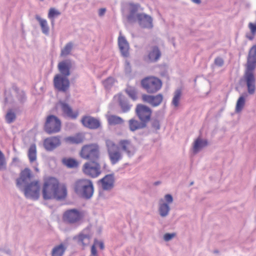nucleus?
<instances>
[{
  "label": "nucleus",
  "instance_id": "1",
  "mask_svg": "<svg viewBox=\"0 0 256 256\" xmlns=\"http://www.w3.org/2000/svg\"><path fill=\"white\" fill-rule=\"evenodd\" d=\"M42 194L44 200L54 199L60 201L66 197L67 189L65 186H60L58 179L49 177L44 180Z\"/></svg>",
  "mask_w": 256,
  "mask_h": 256
},
{
  "label": "nucleus",
  "instance_id": "2",
  "mask_svg": "<svg viewBox=\"0 0 256 256\" xmlns=\"http://www.w3.org/2000/svg\"><path fill=\"white\" fill-rule=\"evenodd\" d=\"M256 67V44L254 45L249 50L246 64V70L244 78L246 82L248 92L252 94L256 89V78L254 70Z\"/></svg>",
  "mask_w": 256,
  "mask_h": 256
},
{
  "label": "nucleus",
  "instance_id": "3",
  "mask_svg": "<svg viewBox=\"0 0 256 256\" xmlns=\"http://www.w3.org/2000/svg\"><path fill=\"white\" fill-rule=\"evenodd\" d=\"M72 188L77 196L84 200L90 199L94 193V186L92 180L82 178L74 181Z\"/></svg>",
  "mask_w": 256,
  "mask_h": 256
},
{
  "label": "nucleus",
  "instance_id": "4",
  "mask_svg": "<svg viewBox=\"0 0 256 256\" xmlns=\"http://www.w3.org/2000/svg\"><path fill=\"white\" fill-rule=\"evenodd\" d=\"M80 157L88 162L99 161L100 156V147L96 144L84 145L80 152Z\"/></svg>",
  "mask_w": 256,
  "mask_h": 256
},
{
  "label": "nucleus",
  "instance_id": "5",
  "mask_svg": "<svg viewBox=\"0 0 256 256\" xmlns=\"http://www.w3.org/2000/svg\"><path fill=\"white\" fill-rule=\"evenodd\" d=\"M140 84L142 88L148 93L154 94L161 88L162 82L156 77L148 76L142 80Z\"/></svg>",
  "mask_w": 256,
  "mask_h": 256
},
{
  "label": "nucleus",
  "instance_id": "6",
  "mask_svg": "<svg viewBox=\"0 0 256 256\" xmlns=\"http://www.w3.org/2000/svg\"><path fill=\"white\" fill-rule=\"evenodd\" d=\"M108 156L112 164H115L122 159V155L119 150L118 146L114 142L106 139L105 140Z\"/></svg>",
  "mask_w": 256,
  "mask_h": 256
},
{
  "label": "nucleus",
  "instance_id": "7",
  "mask_svg": "<svg viewBox=\"0 0 256 256\" xmlns=\"http://www.w3.org/2000/svg\"><path fill=\"white\" fill-rule=\"evenodd\" d=\"M115 178L114 173L108 174L103 178L98 181L100 184L102 190L99 192V198H106L104 196V191L110 192L113 189L114 186Z\"/></svg>",
  "mask_w": 256,
  "mask_h": 256
},
{
  "label": "nucleus",
  "instance_id": "8",
  "mask_svg": "<svg viewBox=\"0 0 256 256\" xmlns=\"http://www.w3.org/2000/svg\"><path fill=\"white\" fill-rule=\"evenodd\" d=\"M24 192V196L27 198L37 200L40 196V186L39 181L34 180L28 183L24 188L21 190Z\"/></svg>",
  "mask_w": 256,
  "mask_h": 256
},
{
  "label": "nucleus",
  "instance_id": "9",
  "mask_svg": "<svg viewBox=\"0 0 256 256\" xmlns=\"http://www.w3.org/2000/svg\"><path fill=\"white\" fill-rule=\"evenodd\" d=\"M61 128L60 120L54 115L47 116L44 126V130L48 134H50L58 132Z\"/></svg>",
  "mask_w": 256,
  "mask_h": 256
},
{
  "label": "nucleus",
  "instance_id": "10",
  "mask_svg": "<svg viewBox=\"0 0 256 256\" xmlns=\"http://www.w3.org/2000/svg\"><path fill=\"white\" fill-rule=\"evenodd\" d=\"M82 171L85 175L89 177L97 178L102 172L99 161L86 162L82 166Z\"/></svg>",
  "mask_w": 256,
  "mask_h": 256
},
{
  "label": "nucleus",
  "instance_id": "11",
  "mask_svg": "<svg viewBox=\"0 0 256 256\" xmlns=\"http://www.w3.org/2000/svg\"><path fill=\"white\" fill-rule=\"evenodd\" d=\"M82 218V214L76 208L66 210L63 214V221L69 224H76L80 222Z\"/></svg>",
  "mask_w": 256,
  "mask_h": 256
},
{
  "label": "nucleus",
  "instance_id": "12",
  "mask_svg": "<svg viewBox=\"0 0 256 256\" xmlns=\"http://www.w3.org/2000/svg\"><path fill=\"white\" fill-rule=\"evenodd\" d=\"M152 114V110L148 106L142 104H138L136 108V114L140 121L145 122L147 125L150 120Z\"/></svg>",
  "mask_w": 256,
  "mask_h": 256
},
{
  "label": "nucleus",
  "instance_id": "13",
  "mask_svg": "<svg viewBox=\"0 0 256 256\" xmlns=\"http://www.w3.org/2000/svg\"><path fill=\"white\" fill-rule=\"evenodd\" d=\"M54 86L58 92H66L70 88V82L68 78L57 74L54 78Z\"/></svg>",
  "mask_w": 256,
  "mask_h": 256
},
{
  "label": "nucleus",
  "instance_id": "14",
  "mask_svg": "<svg viewBox=\"0 0 256 256\" xmlns=\"http://www.w3.org/2000/svg\"><path fill=\"white\" fill-rule=\"evenodd\" d=\"M136 21L142 28L150 29L153 28L152 18L149 15L144 13L136 14Z\"/></svg>",
  "mask_w": 256,
  "mask_h": 256
},
{
  "label": "nucleus",
  "instance_id": "15",
  "mask_svg": "<svg viewBox=\"0 0 256 256\" xmlns=\"http://www.w3.org/2000/svg\"><path fill=\"white\" fill-rule=\"evenodd\" d=\"M83 126L89 129L96 130L101 127L100 120L91 116H84L81 120Z\"/></svg>",
  "mask_w": 256,
  "mask_h": 256
},
{
  "label": "nucleus",
  "instance_id": "16",
  "mask_svg": "<svg viewBox=\"0 0 256 256\" xmlns=\"http://www.w3.org/2000/svg\"><path fill=\"white\" fill-rule=\"evenodd\" d=\"M162 56L159 48L156 46H152L144 60L148 62H156Z\"/></svg>",
  "mask_w": 256,
  "mask_h": 256
},
{
  "label": "nucleus",
  "instance_id": "17",
  "mask_svg": "<svg viewBox=\"0 0 256 256\" xmlns=\"http://www.w3.org/2000/svg\"><path fill=\"white\" fill-rule=\"evenodd\" d=\"M61 144L60 136H56L46 138L44 142V146L47 151H52Z\"/></svg>",
  "mask_w": 256,
  "mask_h": 256
},
{
  "label": "nucleus",
  "instance_id": "18",
  "mask_svg": "<svg viewBox=\"0 0 256 256\" xmlns=\"http://www.w3.org/2000/svg\"><path fill=\"white\" fill-rule=\"evenodd\" d=\"M32 175L30 169L25 168L22 170L20 174V176L16 180V185L20 189L22 190V184H27L28 181L30 180Z\"/></svg>",
  "mask_w": 256,
  "mask_h": 256
},
{
  "label": "nucleus",
  "instance_id": "19",
  "mask_svg": "<svg viewBox=\"0 0 256 256\" xmlns=\"http://www.w3.org/2000/svg\"><path fill=\"white\" fill-rule=\"evenodd\" d=\"M122 150L125 152L128 157H131L136 152V148L134 144L128 140H122L119 142Z\"/></svg>",
  "mask_w": 256,
  "mask_h": 256
},
{
  "label": "nucleus",
  "instance_id": "20",
  "mask_svg": "<svg viewBox=\"0 0 256 256\" xmlns=\"http://www.w3.org/2000/svg\"><path fill=\"white\" fill-rule=\"evenodd\" d=\"M142 100L144 102L148 103L152 106H157L162 103L163 100V96L161 94L156 96L144 94L142 96Z\"/></svg>",
  "mask_w": 256,
  "mask_h": 256
},
{
  "label": "nucleus",
  "instance_id": "21",
  "mask_svg": "<svg viewBox=\"0 0 256 256\" xmlns=\"http://www.w3.org/2000/svg\"><path fill=\"white\" fill-rule=\"evenodd\" d=\"M118 47L122 55L126 58L129 56V44L126 38L123 36H120L118 38Z\"/></svg>",
  "mask_w": 256,
  "mask_h": 256
},
{
  "label": "nucleus",
  "instance_id": "22",
  "mask_svg": "<svg viewBox=\"0 0 256 256\" xmlns=\"http://www.w3.org/2000/svg\"><path fill=\"white\" fill-rule=\"evenodd\" d=\"M71 64L70 60L62 61L58 64V69L60 75L67 78L70 74V68Z\"/></svg>",
  "mask_w": 256,
  "mask_h": 256
},
{
  "label": "nucleus",
  "instance_id": "23",
  "mask_svg": "<svg viewBox=\"0 0 256 256\" xmlns=\"http://www.w3.org/2000/svg\"><path fill=\"white\" fill-rule=\"evenodd\" d=\"M129 129L131 132L146 128L147 124L142 121H138L134 118H132L128 121Z\"/></svg>",
  "mask_w": 256,
  "mask_h": 256
},
{
  "label": "nucleus",
  "instance_id": "24",
  "mask_svg": "<svg viewBox=\"0 0 256 256\" xmlns=\"http://www.w3.org/2000/svg\"><path fill=\"white\" fill-rule=\"evenodd\" d=\"M118 96L119 106L122 112H128L132 107V105L128 103L127 98L122 94H119Z\"/></svg>",
  "mask_w": 256,
  "mask_h": 256
},
{
  "label": "nucleus",
  "instance_id": "25",
  "mask_svg": "<svg viewBox=\"0 0 256 256\" xmlns=\"http://www.w3.org/2000/svg\"><path fill=\"white\" fill-rule=\"evenodd\" d=\"M130 14L127 16V20L130 22H136V12L138 11L140 8L138 4H130Z\"/></svg>",
  "mask_w": 256,
  "mask_h": 256
},
{
  "label": "nucleus",
  "instance_id": "26",
  "mask_svg": "<svg viewBox=\"0 0 256 256\" xmlns=\"http://www.w3.org/2000/svg\"><path fill=\"white\" fill-rule=\"evenodd\" d=\"M170 208L169 205L164 202L163 200L161 199L159 201L158 211L159 214L162 218L167 216L170 212Z\"/></svg>",
  "mask_w": 256,
  "mask_h": 256
},
{
  "label": "nucleus",
  "instance_id": "27",
  "mask_svg": "<svg viewBox=\"0 0 256 256\" xmlns=\"http://www.w3.org/2000/svg\"><path fill=\"white\" fill-rule=\"evenodd\" d=\"M12 90L16 94V98L20 105H22L26 101V96L24 90H20L19 88L15 84L12 86Z\"/></svg>",
  "mask_w": 256,
  "mask_h": 256
},
{
  "label": "nucleus",
  "instance_id": "28",
  "mask_svg": "<svg viewBox=\"0 0 256 256\" xmlns=\"http://www.w3.org/2000/svg\"><path fill=\"white\" fill-rule=\"evenodd\" d=\"M59 104L60 105L63 112L68 116L72 118H76L77 117L78 114L73 112L72 108L68 104L60 101Z\"/></svg>",
  "mask_w": 256,
  "mask_h": 256
},
{
  "label": "nucleus",
  "instance_id": "29",
  "mask_svg": "<svg viewBox=\"0 0 256 256\" xmlns=\"http://www.w3.org/2000/svg\"><path fill=\"white\" fill-rule=\"evenodd\" d=\"M92 235L90 234H84V232H81L78 236L74 238V240H78V244L84 246L88 244L90 242Z\"/></svg>",
  "mask_w": 256,
  "mask_h": 256
},
{
  "label": "nucleus",
  "instance_id": "30",
  "mask_svg": "<svg viewBox=\"0 0 256 256\" xmlns=\"http://www.w3.org/2000/svg\"><path fill=\"white\" fill-rule=\"evenodd\" d=\"M208 141L206 140H202L200 138H198L194 142L193 146V152L194 154L198 153L202 148L207 146Z\"/></svg>",
  "mask_w": 256,
  "mask_h": 256
},
{
  "label": "nucleus",
  "instance_id": "31",
  "mask_svg": "<svg viewBox=\"0 0 256 256\" xmlns=\"http://www.w3.org/2000/svg\"><path fill=\"white\" fill-rule=\"evenodd\" d=\"M35 18L38 22L42 32L45 35H48L49 34L50 28L47 21L46 20L41 18L38 14H36L35 16Z\"/></svg>",
  "mask_w": 256,
  "mask_h": 256
},
{
  "label": "nucleus",
  "instance_id": "32",
  "mask_svg": "<svg viewBox=\"0 0 256 256\" xmlns=\"http://www.w3.org/2000/svg\"><path fill=\"white\" fill-rule=\"evenodd\" d=\"M66 249V248L64 244H60L55 246L52 250L51 255L52 256H62Z\"/></svg>",
  "mask_w": 256,
  "mask_h": 256
},
{
  "label": "nucleus",
  "instance_id": "33",
  "mask_svg": "<svg viewBox=\"0 0 256 256\" xmlns=\"http://www.w3.org/2000/svg\"><path fill=\"white\" fill-rule=\"evenodd\" d=\"M28 156L30 162V163L34 162L36 160V149L35 144H32L28 150Z\"/></svg>",
  "mask_w": 256,
  "mask_h": 256
},
{
  "label": "nucleus",
  "instance_id": "34",
  "mask_svg": "<svg viewBox=\"0 0 256 256\" xmlns=\"http://www.w3.org/2000/svg\"><path fill=\"white\" fill-rule=\"evenodd\" d=\"M65 141L71 144H79L83 142V138L80 134H77L74 136L66 138Z\"/></svg>",
  "mask_w": 256,
  "mask_h": 256
},
{
  "label": "nucleus",
  "instance_id": "35",
  "mask_svg": "<svg viewBox=\"0 0 256 256\" xmlns=\"http://www.w3.org/2000/svg\"><path fill=\"white\" fill-rule=\"evenodd\" d=\"M108 123L110 125L114 126L117 124H120L124 123V120L117 116L110 115L108 118Z\"/></svg>",
  "mask_w": 256,
  "mask_h": 256
},
{
  "label": "nucleus",
  "instance_id": "36",
  "mask_svg": "<svg viewBox=\"0 0 256 256\" xmlns=\"http://www.w3.org/2000/svg\"><path fill=\"white\" fill-rule=\"evenodd\" d=\"M62 162L64 164L70 168H76L78 164V162L72 158H64L62 160Z\"/></svg>",
  "mask_w": 256,
  "mask_h": 256
},
{
  "label": "nucleus",
  "instance_id": "37",
  "mask_svg": "<svg viewBox=\"0 0 256 256\" xmlns=\"http://www.w3.org/2000/svg\"><path fill=\"white\" fill-rule=\"evenodd\" d=\"M73 47V43L69 42L61 50L60 56H65L70 54Z\"/></svg>",
  "mask_w": 256,
  "mask_h": 256
},
{
  "label": "nucleus",
  "instance_id": "38",
  "mask_svg": "<svg viewBox=\"0 0 256 256\" xmlns=\"http://www.w3.org/2000/svg\"><path fill=\"white\" fill-rule=\"evenodd\" d=\"M125 92L132 100H136L137 98V92L135 88L128 86L125 90Z\"/></svg>",
  "mask_w": 256,
  "mask_h": 256
},
{
  "label": "nucleus",
  "instance_id": "39",
  "mask_svg": "<svg viewBox=\"0 0 256 256\" xmlns=\"http://www.w3.org/2000/svg\"><path fill=\"white\" fill-rule=\"evenodd\" d=\"M182 95V91L180 89L176 90L174 94V96L172 100V104L175 106L177 107L179 104V101L180 100V96Z\"/></svg>",
  "mask_w": 256,
  "mask_h": 256
},
{
  "label": "nucleus",
  "instance_id": "40",
  "mask_svg": "<svg viewBox=\"0 0 256 256\" xmlns=\"http://www.w3.org/2000/svg\"><path fill=\"white\" fill-rule=\"evenodd\" d=\"M245 104V98L243 96H240L237 102L236 108V112H238L242 111Z\"/></svg>",
  "mask_w": 256,
  "mask_h": 256
},
{
  "label": "nucleus",
  "instance_id": "41",
  "mask_svg": "<svg viewBox=\"0 0 256 256\" xmlns=\"http://www.w3.org/2000/svg\"><path fill=\"white\" fill-rule=\"evenodd\" d=\"M5 118L7 123L11 124L16 119V114L12 110H10L7 112Z\"/></svg>",
  "mask_w": 256,
  "mask_h": 256
},
{
  "label": "nucleus",
  "instance_id": "42",
  "mask_svg": "<svg viewBox=\"0 0 256 256\" xmlns=\"http://www.w3.org/2000/svg\"><path fill=\"white\" fill-rule=\"evenodd\" d=\"M115 80L112 77H108V78L103 81L102 83L104 88L107 89H110L114 85Z\"/></svg>",
  "mask_w": 256,
  "mask_h": 256
},
{
  "label": "nucleus",
  "instance_id": "43",
  "mask_svg": "<svg viewBox=\"0 0 256 256\" xmlns=\"http://www.w3.org/2000/svg\"><path fill=\"white\" fill-rule=\"evenodd\" d=\"M61 14L60 12L55 8H52L49 10L48 13V18H54L56 17L60 16Z\"/></svg>",
  "mask_w": 256,
  "mask_h": 256
},
{
  "label": "nucleus",
  "instance_id": "44",
  "mask_svg": "<svg viewBox=\"0 0 256 256\" xmlns=\"http://www.w3.org/2000/svg\"><path fill=\"white\" fill-rule=\"evenodd\" d=\"M4 96V100L6 102L15 104L14 100L10 92L5 90Z\"/></svg>",
  "mask_w": 256,
  "mask_h": 256
},
{
  "label": "nucleus",
  "instance_id": "45",
  "mask_svg": "<svg viewBox=\"0 0 256 256\" xmlns=\"http://www.w3.org/2000/svg\"><path fill=\"white\" fill-rule=\"evenodd\" d=\"M6 168V162L4 154L0 150V170H5Z\"/></svg>",
  "mask_w": 256,
  "mask_h": 256
},
{
  "label": "nucleus",
  "instance_id": "46",
  "mask_svg": "<svg viewBox=\"0 0 256 256\" xmlns=\"http://www.w3.org/2000/svg\"><path fill=\"white\" fill-rule=\"evenodd\" d=\"M176 236V233H166L164 236V239L165 241L168 242L175 237Z\"/></svg>",
  "mask_w": 256,
  "mask_h": 256
},
{
  "label": "nucleus",
  "instance_id": "47",
  "mask_svg": "<svg viewBox=\"0 0 256 256\" xmlns=\"http://www.w3.org/2000/svg\"><path fill=\"white\" fill-rule=\"evenodd\" d=\"M214 63L216 66L221 67L224 65V60L222 58L217 57L215 58Z\"/></svg>",
  "mask_w": 256,
  "mask_h": 256
},
{
  "label": "nucleus",
  "instance_id": "48",
  "mask_svg": "<svg viewBox=\"0 0 256 256\" xmlns=\"http://www.w3.org/2000/svg\"><path fill=\"white\" fill-rule=\"evenodd\" d=\"M152 126L156 130L160 128V122L157 119H153L152 120Z\"/></svg>",
  "mask_w": 256,
  "mask_h": 256
},
{
  "label": "nucleus",
  "instance_id": "49",
  "mask_svg": "<svg viewBox=\"0 0 256 256\" xmlns=\"http://www.w3.org/2000/svg\"><path fill=\"white\" fill-rule=\"evenodd\" d=\"M124 70L126 74H130L132 72L131 66L130 62L126 60L125 62Z\"/></svg>",
  "mask_w": 256,
  "mask_h": 256
},
{
  "label": "nucleus",
  "instance_id": "50",
  "mask_svg": "<svg viewBox=\"0 0 256 256\" xmlns=\"http://www.w3.org/2000/svg\"><path fill=\"white\" fill-rule=\"evenodd\" d=\"M166 203L168 204H172L173 202L172 196L170 194H166L164 196Z\"/></svg>",
  "mask_w": 256,
  "mask_h": 256
},
{
  "label": "nucleus",
  "instance_id": "51",
  "mask_svg": "<svg viewBox=\"0 0 256 256\" xmlns=\"http://www.w3.org/2000/svg\"><path fill=\"white\" fill-rule=\"evenodd\" d=\"M248 27L250 30L251 32L253 35L256 32V24H254L252 22H250L248 24Z\"/></svg>",
  "mask_w": 256,
  "mask_h": 256
},
{
  "label": "nucleus",
  "instance_id": "52",
  "mask_svg": "<svg viewBox=\"0 0 256 256\" xmlns=\"http://www.w3.org/2000/svg\"><path fill=\"white\" fill-rule=\"evenodd\" d=\"M91 255L97 256V250L94 245L92 246L91 248Z\"/></svg>",
  "mask_w": 256,
  "mask_h": 256
},
{
  "label": "nucleus",
  "instance_id": "53",
  "mask_svg": "<svg viewBox=\"0 0 256 256\" xmlns=\"http://www.w3.org/2000/svg\"><path fill=\"white\" fill-rule=\"evenodd\" d=\"M106 12V8H101L98 10V16L100 17H102L104 16L105 12Z\"/></svg>",
  "mask_w": 256,
  "mask_h": 256
},
{
  "label": "nucleus",
  "instance_id": "54",
  "mask_svg": "<svg viewBox=\"0 0 256 256\" xmlns=\"http://www.w3.org/2000/svg\"><path fill=\"white\" fill-rule=\"evenodd\" d=\"M98 244L99 247H100V248L101 250H103L104 248V244L103 242H98L96 240H95L94 244Z\"/></svg>",
  "mask_w": 256,
  "mask_h": 256
},
{
  "label": "nucleus",
  "instance_id": "55",
  "mask_svg": "<svg viewBox=\"0 0 256 256\" xmlns=\"http://www.w3.org/2000/svg\"><path fill=\"white\" fill-rule=\"evenodd\" d=\"M193 2L196 3V4H200L201 3L200 0H191Z\"/></svg>",
  "mask_w": 256,
  "mask_h": 256
},
{
  "label": "nucleus",
  "instance_id": "56",
  "mask_svg": "<svg viewBox=\"0 0 256 256\" xmlns=\"http://www.w3.org/2000/svg\"><path fill=\"white\" fill-rule=\"evenodd\" d=\"M254 35H253V34H252V36H250V35L246 34V36L250 40H252L253 38H254Z\"/></svg>",
  "mask_w": 256,
  "mask_h": 256
},
{
  "label": "nucleus",
  "instance_id": "57",
  "mask_svg": "<svg viewBox=\"0 0 256 256\" xmlns=\"http://www.w3.org/2000/svg\"><path fill=\"white\" fill-rule=\"evenodd\" d=\"M50 19L51 20L52 26V27L54 26V18H50Z\"/></svg>",
  "mask_w": 256,
  "mask_h": 256
},
{
  "label": "nucleus",
  "instance_id": "58",
  "mask_svg": "<svg viewBox=\"0 0 256 256\" xmlns=\"http://www.w3.org/2000/svg\"><path fill=\"white\" fill-rule=\"evenodd\" d=\"M160 184H161V182L160 181H156V182H154V186H158V185H159Z\"/></svg>",
  "mask_w": 256,
  "mask_h": 256
},
{
  "label": "nucleus",
  "instance_id": "59",
  "mask_svg": "<svg viewBox=\"0 0 256 256\" xmlns=\"http://www.w3.org/2000/svg\"><path fill=\"white\" fill-rule=\"evenodd\" d=\"M6 252L7 254H10V250H7L6 251Z\"/></svg>",
  "mask_w": 256,
  "mask_h": 256
},
{
  "label": "nucleus",
  "instance_id": "60",
  "mask_svg": "<svg viewBox=\"0 0 256 256\" xmlns=\"http://www.w3.org/2000/svg\"><path fill=\"white\" fill-rule=\"evenodd\" d=\"M193 184H194V182H190V185L192 186Z\"/></svg>",
  "mask_w": 256,
  "mask_h": 256
},
{
  "label": "nucleus",
  "instance_id": "61",
  "mask_svg": "<svg viewBox=\"0 0 256 256\" xmlns=\"http://www.w3.org/2000/svg\"><path fill=\"white\" fill-rule=\"evenodd\" d=\"M35 170H36V171H37V172H38V168H36Z\"/></svg>",
  "mask_w": 256,
  "mask_h": 256
},
{
  "label": "nucleus",
  "instance_id": "62",
  "mask_svg": "<svg viewBox=\"0 0 256 256\" xmlns=\"http://www.w3.org/2000/svg\"><path fill=\"white\" fill-rule=\"evenodd\" d=\"M214 252L217 253L218 252V251L217 250H214Z\"/></svg>",
  "mask_w": 256,
  "mask_h": 256
},
{
  "label": "nucleus",
  "instance_id": "63",
  "mask_svg": "<svg viewBox=\"0 0 256 256\" xmlns=\"http://www.w3.org/2000/svg\"><path fill=\"white\" fill-rule=\"evenodd\" d=\"M40 1H43L44 0H40Z\"/></svg>",
  "mask_w": 256,
  "mask_h": 256
}]
</instances>
